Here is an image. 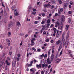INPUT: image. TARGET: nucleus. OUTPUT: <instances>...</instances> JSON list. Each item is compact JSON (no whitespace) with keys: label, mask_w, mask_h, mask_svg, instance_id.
<instances>
[{"label":"nucleus","mask_w":74,"mask_h":74,"mask_svg":"<svg viewBox=\"0 0 74 74\" xmlns=\"http://www.w3.org/2000/svg\"><path fill=\"white\" fill-rule=\"evenodd\" d=\"M62 44H63V47H64V46H65V48H67V45H68V43H66V40H65V39H64L63 40Z\"/></svg>","instance_id":"obj_1"},{"label":"nucleus","mask_w":74,"mask_h":74,"mask_svg":"<svg viewBox=\"0 0 74 74\" xmlns=\"http://www.w3.org/2000/svg\"><path fill=\"white\" fill-rule=\"evenodd\" d=\"M51 25V20L50 19H48L47 21V26L46 27L47 28H49V26Z\"/></svg>","instance_id":"obj_2"},{"label":"nucleus","mask_w":74,"mask_h":74,"mask_svg":"<svg viewBox=\"0 0 74 74\" xmlns=\"http://www.w3.org/2000/svg\"><path fill=\"white\" fill-rule=\"evenodd\" d=\"M16 58H14L13 61L12 65L13 66H15L16 64Z\"/></svg>","instance_id":"obj_3"},{"label":"nucleus","mask_w":74,"mask_h":74,"mask_svg":"<svg viewBox=\"0 0 74 74\" xmlns=\"http://www.w3.org/2000/svg\"><path fill=\"white\" fill-rule=\"evenodd\" d=\"M61 33L62 32L61 31H59L58 33H56L57 34L56 35V37L57 38H59L61 34Z\"/></svg>","instance_id":"obj_4"},{"label":"nucleus","mask_w":74,"mask_h":74,"mask_svg":"<svg viewBox=\"0 0 74 74\" xmlns=\"http://www.w3.org/2000/svg\"><path fill=\"white\" fill-rule=\"evenodd\" d=\"M49 58H48L47 60V63H48V64H50L51 63V62H50V60H49Z\"/></svg>","instance_id":"obj_5"},{"label":"nucleus","mask_w":74,"mask_h":74,"mask_svg":"<svg viewBox=\"0 0 74 74\" xmlns=\"http://www.w3.org/2000/svg\"><path fill=\"white\" fill-rule=\"evenodd\" d=\"M69 55H70V56H71V57H73V56H74L73 55V53H72V51H69Z\"/></svg>","instance_id":"obj_6"},{"label":"nucleus","mask_w":74,"mask_h":74,"mask_svg":"<svg viewBox=\"0 0 74 74\" xmlns=\"http://www.w3.org/2000/svg\"><path fill=\"white\" fill-rule=\"evenodd\" d=\"M65 18V17L63 15H62V21H61L62 22H62H63V20L64 19V18Z\"/></svg>","instance_id":"obj_7"},{"label":"nucleus","mask_w":74,"mask_h":74,"mask_svg":"<svg viewBox=\"0 0 74 74\" xmlns=\"http://www.w3.org/2000/svg\"><path fill=\"white\" fill-rule=\"evenodd\" d=\"M36 67L38 68H41V64H37Z\"/></svg>","instance_id":"obj_8"},{"label":"nucleus","mask_w":74,"mask_h":74,"mask_svg":"<svg viewBox=\"0 0 74 74\" xmlns=\"http://www.w3.org/2000/svg\"><path fill=\"white\" fill-rule=\"evenodd\" d=\"M31 42L30 44V45H31V46H33V45H34V42L33 40H31Z\"/></svg>","instance_id":"obj_9"},{"label":"nucleus","mask_w":74,"mask_h":74,"mask_svg":"<svg viewBox=\"0 0 74 74\" xmlns=\"http://www.w3.org/2000/svg\"><path fill=\"white\" fill-rule=\"evenodd\" d=\"M62 46H63V45L62 44H60L59 47V49H58V51H60V50L62 48Z\"/></svg>","instance_id":"obj_10"},{"label":"nucleus","mask_w":74,"mask_h":74,"mask_svg":"<svg viewBox=\"0 0 74 74\" xmlns=\"http://www.w3.org/2000/svg\"><path fill=\"white\" fill-rule=\"evenodd\" d=\"M51 3L53 4H55L56 2L54 0H52L51 1Z\"/></svg>","instance_id":"obj_11"},{"label":"nucleus","mask_w":74,"mask_h":74,"mask_svg":"<svg viewBox=\"0 0 74 74\" xmlns=\"http://www.w3.org/2000/svg\"><path fill=\"white\" fill-rule=\"evenodd\" d=\"M54 55L53 54H52L51 57V61L53 60V58H54Z\"/></svg>","instance_id":"obj_12"},{"label":"nucleus","mask_w":74,"mask_h":74,"mask_svg":"<svg viewBox=\"0 0 74 74\" xmlns=\"http://www.w3.org/2000/svg\"><path fill=\"white\" fill-rule=\"evenodd\" d=\"M67 5H68V3H65L63 8H64V7H67Z\"/></svg>","instance_id":"obj_13"},{"label":"nucleus","mask_w":74,"mask_h":74,"mask_svg":"<svg viewBox=\"0 0 74 74\" xmlns=\"http://www.w3.org/2000/svg\"><path fill=\"white\" fill-rule=\"evenodd\" d=\"M11 25H12V24L11 23H9L8 25V29H10L11 27Z\"/></svg>","instance_id":"obj_14"},{"label":"nucleus","mask_w":74,"mask_h":74,"mask_svg":"<svg viewBox=\"0 0 74 74\" xmlns=\"http://www.w3.org/2000/svg\"><path fill=\"white\" fill-rule=\"evenodd\" d=\"M60 60H61L59 59H58L57 60V61L56 62V63H59V62H60Z\"/></svg>","instance_id":"obj_15"},{"label":"nucleus","mask_w":74,"mask_h":74,"mask_svg":"<svg viewBox=\"0 0 74 74\" xmlns=\"http://www.w3.org/2000/svg\"><path fill=\"white\" fill-rule=\"evenodd\" d=\"M4 14L5 16H7V11L6 10L4 9Z\"/></svg>","instance_id":"obj_16"},{"label":"nucleus","mask_w":74,"mask_h":74,"mask_svg":"<svg viewBox=\"0 0 74 74\" xmlns=\"http://www.w3.org/2000/svg\"><path fill=\"white\" fill-rule=\"evenodd\" d=\"M53 30H54V33H56V32H57V30L56 29V28H53Z\"/></svg>","instance_id":"obj_17"},{"label":"nucleus","mask_w":74,"mask_h":74,"mask_svg":"<svg viewBox=\"0 0 74 74\" xmlns=\"http://www.w3.org/2000/svg\"><path fill=\"white\" fill-rule=\"evenodd\" d=\"M28 10H32V6H29L28 7Z\"/></svg>","instance_id":"obj_18"},{"label":"nucleus","mask_w":74,"mask_h":74,"mask_svg":"<svg viewBox=\"0 0 74 74\" xmlns=\"http://www.w3.org/2000/svg\"><path fill=\"white\" fill-rule=\"evenodd\" d=\"M5 62L7 64V65H10V64L9 62H8V60H6V61H5Z\"/></svg>","instance_id":"obj_19"},{"label":"nucleus","mask_w":74,"mask_h":74,"mask_svg":"<svg viewBox=\"0 0 74 74\" xmlns=\"http://www.w3.org/2000/svg\"><path fill=\"white\" fill-rule=\"evenodd\" d=\"M60 42V40H58L56 42V44H59Z\"/></svg>","instance_id":"obj_20"},{"label":"nucleus","mask_w":74,"mask_h":74,"mask_svg":"<svg viewBox=\"0 0 74 74\" xmlns=\"http://www.w3.org/2000/svg\"><path fill=\"white\" fill-rule=\"evenodd\" d=\"M60 27H61V28H60V30H62V29H63V25L61 24L60 25Z\"/></svg>","instance_id":"obj_21"},{"label":"nucleus","mask_w":74,"mask_h":74,"mask_svg":"<svg viewBox=\"0 0 74 74\" xmlns=\"http://www.w3.org/2000/svg\"><path fill=\"white\" fill-rule=\"evenodd\" d=\"M16 25H17V26H19V25H21V23H20L18 22L17 23Z\"/></svg>","instance_id":"obj_22"},{"label":"nucleus","mask_w":74,"mask_h":74,"mask_svg":"<svg viewBox=\"0 0 74 74\" xmlns=\"http://www.w3.org/2000/svg\"><path fill=\"white\" fill-rule=\"evenodd\" d=\"M59 22L60 21H58L57 22H56V25H59Z\"/></svg>","instance_id":"obj_23"},{"label":"nucleus","mask_w":74,"mask_h":74,"mask_svg":"<svg viewBox=\"0 0 74 74\" xmlns=\"http://www.w3.org/2000/svg\"><path fill=\"white\" fill-rule=\"evenodd\" d=\"M32 50H34V51H36V49L34 47H33L32 49Z\"/></svg>","instance_id":"obj_24"},{"label":"nucleus","mask_w":74,"mask_h":74,"mask_svg":"<svg viewBox=\"0 0 74 74\" xmlns=\"http://www.w3.org/2000/svg\"><path fill=\"white\" fill-rule=\"evenodd\" d=\"M53 8H54V5H52L51 6V9H53Z\"/></svg>","instance_id":"obj_25"},{"label":"nucleus","mask_w":74,"mask_h":74,"mask_svg":"<svg viewBox=\"0 0 74 74\" xmlns=\"http://www.w3.org/2000/svg\"><path fill=\"white\" fill-rule=\"evenodd\" d=\"M58 15V14L57 13H56L55 14V15L54 16L55 17V16H57Z\"/></svg>","instance_id":"obj_26"},{"label":"nucleus","mask_w":74,"mask_h":74,"mask_svg":"<svg viewBox=\"0 0 74 74\" xmlns=\"http://www.w3.org/2000/svg\"><path fill=\"white\" fill-rule=\"evenodd\" d=\"M11 34V32H9L8 33V36H10Z\"/></svg>","instance_id":"obj_27"},{"label":"nucleus","mask_w":74,"mask_h":74,"mask_svg":"<svg viewBox=\"0 0 74 74\" xmlns=\"http://www.w3.org/2000/svg\"><path fill=\"white\" fill-rule=\"evenodd\" d=\"M59 3L60 4H62V1L61 0H60L59 1Z\"/></svg>","instance_id":"obj_28"},{"label":"nucleus","mask_w":74,"mask_h":74,"mask_svg":"<svg viewBox=\"0 0 74 74\" xmlns=\"http://www.w3.org/2000/svg\"><path fill=\"white\" fill-rule=\"evenodd\" d=\"M64 34H65V33H64V32H63V34L62 35V37H64Z\"/></svg>","instance_id":"obj_29"},{"label":"nucleus","mask_w":74,"mask_h":74,"mask_svg":"<svg viewBox=\"0 0 74 74\" xmlns=\"http://www.w3.org/2000/svg\"><path fill=\"white\" fill-rule=\"evenodd\" d=\"M34 63H36V62H38V61L34 59Z\"/></svg>","instance_id":"obj_30"},{"label":"nucleus","mask_w":74,"mask_h":74,"mask_svg":"<svg viewBox=\"0 0 74 74\" xmlns=\"http://www.w3.org/2000/svg\"><path fill=\"white\" fill-rule=\"evenodd\" d=\"M69 4H70L71 5H73V2L71 1L70 2Z\"/></svg>","instance_id":"obj_31"},{"label":"nucleus","mask_w":74,"mask_h":74,"mask_svg":"<svg viewBox=\"0 0 74 74\" xmlns=\"http://www.w3.org/2000/svg\"><path fill=\"white\" fill-rule=\"evenodd\" d=\"M71 18H69V23H71Z\"/></svg>","instance_id":"obj_32"},{"label":"nucleus","mask_w":74,"mask_h":74,"mask_svg":"<svg viewBox=\"0 0 74 74\" xmlns=\"http://www.w3.org/2000/svg\"><path fill=\"white\" fill-rule=\"evenodd\" d=\"M18 57H21V54L20 53H18L17 54Z\"/></svg>","instance_id":"obj_33"},{"label":"nucleus","mask_w":74,"mask_h":74,"mask_svg":"<svg viewBox=\"0 0 74 74\" xmlns=\"http://www.w3.org/2000/svg\"><path fill=\"white\" fill-rule=\"evenodd\" d=\"M32 14H33V15H35V14H36V12H32Z\"/></svg>","instance_id":"obj_34"},{"label":"nucleus","mask_w":74,"mask_h":74,"mask_svg":"<svg viewBox=\"0 0 74 74\" xmlns=\"http://www.w3.org/2000/svg\"><path fill=\"white\" fill-rule=\"evenodd\" d=\"M35 40H36V39H35V38H32V39L31 40V41L32 40L33 41H34Z\"/></svg>","instance_id":"obj_35"},{"label":"nucleus","mask_w":74,"mask_h":74,"mask_svg":"<svg viewBox=\"0 0 74 74\" xmlns=\"http://www.w3.org/2000/svg\"><path fill=\"white\" fill-rule=\"evenodd\" d=\"M70 27V25H66V27L67 28H69Z\"/></svg>","instance_id":"obj_36"},{"label":"nucleus","mask_w":74,"mask_h":74,"mask_svg":"<svg viewBox=\"0 0 74 74\" xmlns=\"http://www.w3.org/2000/svg\"><path fill=\"white\" fill-rule=\"evenodd\" d=\"M45 41L46 42H48L49 41V39H47L45 40Z\"/></svg>","instance_id":"obj_37"},{"label":"nucleus","mask_w":74,"mask_h":74,"mask_svg":"<svg viewBox=\"0 0 74 74\" xmlns=\"http://www.w3.org/2000/svg\"><path fill=\"white\" fill-rule=\"evenodd\" d=\"M19 58L18 57L17 58V62H18V61H19Z\"/></svg>","instance_id":"obj_38"},{"label":"nucleus","mask_w":74,"mask_h":74,"mask_svg":"<svg viewBox=\"0 0 74 74\" xmlns=\"http://www.w3.org/2000/svg\"><path fill=\"white\" fill-rule=\"evenodd\" d=\"M44 23H45V22L44 21H42L41 23V24L42 25V24H44Z\"/></svg>","instance_id":"obj_39"},{"label":"nucleus","mask_w":74,"mask_h":74,"mask_svg":"<svg viewBox=\"0 0 74 74\" xmlns=\"http://www.w3.org/2000/svg\"><path fill=\"white\" fill-rule=\"evenodd\" d=\"M42 16H45V13H42Z\"/></svg>","instance_id":"obj_40"},{"label":"nucleus","mask_w":74,"mask_h":74,"mask_svg":"<svg viewBox=\"0 0 74 74\" xmlns=\"http://www.w3.org/2000/svg\"><path fill=\"white\" fill-rule=\"evenodd\" d=\"M41 66L43 67H45V64H43L41 65Z\"/></svg>","instance_id":"obj_41"},{"label":"nucleus","mask_w":74,"mask_h":74,"mask_svg":"<svg viewBox=\"0 0 74 74\" xmlns=\"http://www.w3.org/2000/svg\"><path fill=\"white\" fill-rule=\"evenodd\" d=\"M51 5H50L49 3L47 5V7H50Z\"/></svg>","instance_id":"obj_42"},{"label":"nucleus","mask_w":74,"mask_h":74,"mask_svg":"<svg viewBox=\"0 0 74 74\" xmlns=\"http://www.w3.org/2000/svg\"><path fill=\"white\" fill-rule=\"evenodd\" d=\"M44 56V53L42 54L41 55L42 58H43Z\"/></svg>","instance_id":"obj_43"},{"label":"nucleus","mask_w":74,"mask_h":74,"mask_svg":"<svg viewBox=\"0 0 74 74\" xmlns=\"http://www.w3.org/2000/svg\"><path fill=\"white\" fill-rule=\"evenodd\" d=\"M6 41H7V42H10V40L8 39H7Z\"/></svg>","instance_id":"obj_44"},{"label":"nucleus","mask_w":74,"mask_h":74,"mask_svg":"<svg viewBox=\"0 0 74 74\" xmlns=\"http://www.w3.org/2000/svg\"><path fill=\"white\" fill-rule=\"evenodd\" d=\"M63 11V8H61L60 9V11L61 12H62Z\"/></svg>","instance_id":"obj_45"},{"label":"nucleus","mask_w":74,"mask_h":74,"mask_svg":"<svg viewBox=\"0 0 74 74\" xmlns=\"http://www.w3.org/2000/svg\"><path fill=\"white\" fill-rule=\"evenodd\" d=\"M37 51H38V52H40V51H41V49H37Z\"/></svg>","instance_id":"obj_46"},{"label":"nucleus","mask_w":74,"mask_h":74,"mask_svg":"<svg viewBox=\"0 0 74 74\" xmlns=\"http://www.w3.org/2000/svg\"><path fill=\"white\" fill-rule=\"evenodd\" d=\"M2 5L3 7H5V6L4 5V4H3V2L2 3Z\"/></svg>","instance_id":"obj_47"},{"label":"nucleus","mask_w":74,"mask_h":74,"mask_svg":"<svg viewBox=\"0 0 74 74\" xmlns=\"http://www.w3.org/2000/svg\"><path fill=\"white\" fill-rule=\"evenodd\" d=\"M34 23L35 24H37V23H38V21H35Z\"/></svg>","instance_id":"obj_48"},{"label":"nucleus","mask_w":74,"mask_h":74,"mask_svg":"<svg viewBox=\"0 0 74 74\" xmlns=\"http://www.w3.org/2000/svg\"><path fill=\"white\" fill-rule=\"evenodd\" d=\"M45 66L46 68H47L48 67V64H46L45 65Z\"/></svg>","instance_id":"obj_49"},{"label":"nucleus","mask_w":74,"mask_h":74,"mask_svg":"<svg viewBox=\"0 0 74 74\" xmlns=\"http://www.w3.org/2000/svg\"><path fill=\"white\" fill-rule=\"evenodd\" d=\"M20 35L21 36H24V34H20Z\"/></svg>","instance_id":"obj_50"},{"label":"nucleus","mask_w":74,"mask_h":74,"mask_svg":"<svg viewBox=\"0 0 74 74\" xmlns=\"http://www.w3.org/2000/svg\"><path fill=\"white\" fill-rule=\"evenodd\" d=\"M53 42H54V41H53V40H51V43H53Z\"/></svg>","instance_id":"obj_51"},{"label":"nucleus","mask_w":74,"mask_h":74,"mask_svg":"<svg viewBox=\"0 0 74 74\" xmlns=\"http://www.w3.org/2000/svg\"><path fill=\"white\" fill-rule=\"evenodd\" d=\"M32 66V65L31 64H29L28 65V67H31V66Z\"/></svg>","instance_id":"obj_52"},{"label":"nucleus","mask_w":74,"mask_h":74,"mask_svg":"<svg viewBox=\"0 0 74 74\" xmlns=\"http://www.w3.org/2000/svg\"><path fill=\"white\" fill-rule=\"evenodd\" d=\"M27 36H28V35L26 34L25 36V38H26V37H27Z\"/></svg>","instance_id":"obj_53"},{"label":"nucleus","mask_w":74,"mask_h":74,"mask_svg":"<svg viewBox=\"0 0 74 74\" xmlns=\"http://www.w3.org/2000/svg\"><path fill=\"white\" fill-rule=\"evenodd\" d=\"M53 24H51L50 26V27H53Z\"/></svg>","instance_id":"obj_54"},{"label":"nucleus","mask_w":74,"mask_h":74,"mask_svg":"<svg viewBox=\"0 0 74 74\" xmlns=\"http://www.w3.org/2000/svg\"><path fill=\"white\" fill-rule=\"evenodd\" d=\"M71 13H72L71 11H69V14H71Z\"/></svg>","instance_id":"obj_55"},{"label":"nucleus","mask_w":74,"mask_h":74,"mask_svg":"<svg viewBox=\"0 0 74 74\" xmlns=\"http://www.w3.org/2000/svg\"><path fill=\"white\" fill-rule=\"evenodd\" d=\"M0 47L1 49H3V46H2V45H0Z\"/></svg>","instance_id":"obj_56"},{"label":"nucleus","mask_w":74,"mask_h":74,"mask_svg":"<svg viewBox=\"0 0 74 74\" xmlns=\"http://www.w3.org/2000/svg\"><path fill=\"white\" fill-rule=\"evenodd\" d=\"M33 61H31L30 62V64H31V65H32V64H33Z\"/></svg>","instance_id":"obj_57"},{"label":"nucleus","mask_w":74,"mask_h":74,"mask_svg":"<svg viewBox=\"0 0 74 74\" xmlns=\"http://www.w3.org/2000/svg\"><path fill=\"white\" fill-rule=\"evenodd\" d=\"M68 28H67V27L65 28V29L66 31H67L68 30Z\"/></svg>","instance_id":"obj_58"},{"label":"nucleus","mask_w":74,"mask_h":74,"mask_svg":"<svg viewBox=\"0 0 74 74\" xmlns=\"http://www.w3.org/2000/svg\"><path fill=\"white\" fill-rule=\"evenodd\" d=\"M6 67H5L6 70H7V65L5 66Z\"/></svg>","instance_id":"obj_59"},{"label":"nucleus","mask_w":74,"mask_h":74,"mask_svg":"<svg viewBox=\"0 0 74 74\" xmlns=\"http://www.w3.org/2000/svg\"><path fill=\"white\" fill-rule=\"evenodd\" d=\"M69 8H71V5H69Z\"/></svg>","instance_id":"obj_60"},{"label":"nucleus","mask_w":74,"mask_h":74,"mask_svg":"<svg viewBox=\"0 0 74 74\" xmlns=\"http://www.w3.org/2000/svg\"><path fill=\"white\" fill-rule=\"evenodd\" d=\"M44 73V71H42L41 72V74H43Z\"/></svg>","instance_id":"obj_61"},{"label":"nucleus","mask_w":74,"mask_h":74,"mask_svg":"<svg viewBox=\"0 0 74 74\" xmlns=\"http://www.w3.org/2000/svg\"><path fill=\"white\" fill-rule=\"evenodd\" d=\"M29 56V53H27V57H28Z\"/></svg>","instance_id":"obj_62"},{"label":"nucleus","mask_w":74,"mask_h":74,"mask_svg":"<svg viewBox=\"0 0 74 74\" xmlns=\"http://www.w3.org/2000/svg\"><path fill=\"white\" fill-rule=\"evenodd\" d=\"M34 72L33 71L31 74H35Z\"/></svg>","instance_id":"obj_63"},{"label":"nucleus","mask_w":74,"mask_h":74,"mask_svg":"<svg viewBox=\"0 0 74 74\" xmlns=\"http://www.w3.org/2000/svg\"><path fill=\"white\" fill-rule=\"evenodd\" d=\"M43 34H46V32L44 31V32H43Z\"/></svg>","instance_id":"obj_64"}]
</instances>
